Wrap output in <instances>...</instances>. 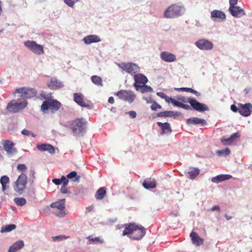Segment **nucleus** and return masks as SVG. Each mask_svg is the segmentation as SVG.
<instances>
[{"label":"nucleus","mask_w":252,"mask_h":252,"mask_svg":"<svg viewBox=\"0 0 252 252\" xmlns=\"http://www.w3.org/2000/svg\"><path fill=\"white\" fill-rule=\"evenodd\" d=\"M117 65L122 70L127 73L132 75L139 71V67L135 63H121L117 64Z\"/></svg>","instance_id":"nucleus-8"},{"label":"nucleus","mask_w":252,"mask_h":252,"mask_svg":"<svg viewBox=\"0 0 252 252\" xmlns=\"http://www.w3.org/2000/svg\"><path fill=\"white\" fill-rule=\"evenodd\" d=\"M177 117H183V114L181 112L178 111H170V117H173V118H176Z\"/></svg>","instance_id":"nucleus-40"},{"label":"nucleus","mask_w":252,"mask_h":252,"mask_svg":"<svg viewBox=\"0 0 252 252\" xmlns=\"http://www.w3.org/2000/svg\"><path fill=\"white\" fill-rule=\"evenodd\" d=\"M211 18L215 19L214 20L217 19L218 22L223 21L226 19V16L224 13L220 10H214L211 12Z\"/></svg>","instance_id":"nucleus-23"},{"label":"nucleus","mask_w":252,"mask_h":252,"mask_svg":"<svg viewBox=\"0 0 252 252\" xmlns=\"http://www.w3.org/2000/svg\"><path fill=\"white\" fill-rule=\"evenodd\" d=\"M157 124L162 129L161 134H170L172 132V130L169 123H162L161 122H158L157 123Z\"/></svg>","instance_id":"nucleus-30"},{"label":"nucleus","mask_w":252,"mask_h":252,"mask_svg":"<svg viewBox=\"0 0 252 252\" xmlns=\"http://www.w3.org/2000/svg\"><path fill=\"white\" fill-rule=\"evenodd\" d=\"M151 108L152 110L156 111L158 108H161V106L157 102L154 101L153 104L151 105Z\"/></svg>","instance_id":"nucleus-49"},{"label":"nucleus","mask_w":252,"mask_h":252,"mask_svg":"<svg viewBox=\"0 0 252 252\" xmlns=\"http://www.w3.org/2000/svg\"><path fill=\"white\" fill-rule=\"evenodd\" d=\"M143 186L146 189H155L157 186L156 181L154 178H147L144 181Z\"/></svg>","instance_id":"nucleus-28"},{"label":"nucleus","mask_w":252,"mask_h":252,"mask_svg":"<svg viewBox=\"0 0 252 252\" xmlns=\"http://www.w3.org/2000/svg\"><path fill=\"white\" fill-rule=\"evenodd\" d=\"M239 113L243 116H249L252 112V105L251 103H246L245 104L239 103Z\"/></svg>","instance_id":"nucleus-14"},{"label":"nucleus","mask_w":252,"mask_h":252,"mask_svg":"<svg viewBox=\"0 0 252 252\" xmlns=\"http://www.w3.org/2000/svg\"><path fill=\"white\" fill-rule=\"evenodd\" d=\"M157 95L159 96L161 98H164V99L165 98V97H166V96L167 95L165 94H164L163 92H158L157 93Z\"/></svg>","instance_id":"nucleus-58"},{"label":"nucleus","mask_w":252,"mask_h":252,"mask_svg":"<svg viewBox=\"0 0 252 252\" xmlns=\"http://www.w3.org/2000/svg\"><path fill=\"white\" fill-rule=\"evenodd\" d=\"M189 93H192L195 94L197 96H199L200 95V93L197 92L196 91L190 88Z\"/></svg>","instance_id":"nucleus-57"},{"label":"nucleus","mask_w":252,"mask_h":252,"mask_svg":"<svg viewBox=\"0 0 252 252\" xmlns=\"http://www.w3.org/2000/svg\"><path fill=\"white\" fill-rule=\"evenodd\" d=\"M238 0H229L230 6L235 5L238 2Z\"/></svg>","instance_id":"nucleus-62"},{"label":"nucleus","mask_w":252,"mask_h":252,"mask_svg":"<svg viewBox=\"0 0 252 252\" xmlns=\"http://www.w3.org/2000/svg\"><path fill=\"white\" fill-rule=\"evenodd\" d=\"M128 113L129 116L132 118H136V115H137L136 112L134 111H130L128 112Z\"/></svg>","instance_id":"nucleus-54"},{"label":"nucleus","mask_w":252,"mask_h":252,"mask_svg":"<svg viewBox=\"0 0 252 252\" xmlns=\"http://www.w3.org/2000/svg\"><path fill=\"white\" fill-rule=\"evenodd\" d=\"M157 116L159 117H170V111L159 112L157 114Z\"/></svg>","instance_id":"nucleus-45"},{"label":"nucleus","mask_w":252,"mask_h":252,"mask_svg":"<svg viewBox=\"0 0 252 252\" xmlns=\"http://www.w3.org/2000/svg\"><path fill=\"white\" fill-rule=\"evenodd\" d=\"M106 194V188L105 187H102L97 190L95 194V197L97 200H101L103 198Z\"/></svg>","instance_id":"nucleus-33"},{"label":"nucleus","mask_w":252,"mask_h":252,"mask_svg":"<svg viewBox=\"0 0 252 252\" xmlns=\"http://www.w3.org/2000/svg\"><path fill=\"white\" fill-rule=\"evenodd\" d=\"M16 226L15 224H11L7 225L5 226L2 227L1 232H10L16 228Z\"/></svg>","instance_id":"nucleus-37"},{"label":"nucleus","mask_w":252,"mask_h":252,"mask_svg":"<svg viewBox=\"0 0 252 252\" xmlns=\"http://www.w3.org/2000/svg\"><path fill=\"white\" fill-rule=\"evenodd\" d=\"M185 176L189 179H194L200 173V169L197 167H190L185 171Z\"/></svg>","instance_id":"nucleus-18"},{"label":"nucleus","mask_w":252,"mask_h":252,"mask_svg":"<svg viewBox=\"0 0 252 252\" xmlns=\"http://www.w3.org/2000/svg\"><path fill=\"white\" fill-rule=\"evenodd\" d=\"M87 122L83 118L76 119L68 125L74 135H83L86 131Z\"/></svg>","instance_id":"nucleus-1"},{"label":"nucleus","mask_w":252,"mask_h":252,"mask_svg":"<svg viewBox=\"0 0 252 252\" xmlns=\"http://www.w3.org/2000/svg\"><path fill=\"white\" fill-rule=\"evenodd\" d=\"M24 246L23 241L19 240L15 242L9 247L8 252H16L18 250L21 249Z\"/></svg>","instance_id":"nucleus-31"},{"label":"nucleus","mask_w":252,"mask_h":252,"mask_svg":"<svg viewBox=\"0 0 252 252\" xmlns=\"http://www.w3.org/2000/svg\"><path fill=\"white\" fill-rule=\"evenodd\" d=\"M211 210L212 211H217L218 212H220V207L218 205H216L214 207H213L211 209Z\"/></svg>","instance_id":"nucleus-60"},{"label":"nucleus","mask_w":252,"mask_h":252,"mask_svg":"<svg viewBox=\"0 0 252 252\" xmlns=\"http://www.w3.org/2000/svg\"><path fill=\"white\" fill-rule=\"evenodd\" d=\"M52 182L57 185H59L62 183L60 179H53Z\"/></svg>","instance_id":"nucleus-59"},{"label":"nucleus","mask_w":252,"mask_h":252,"mask_svg":"<svg viewBox=\"0 0 252 252\" xmlns=\"http://www.w3.org/2000/svg\"><path fill=\"white\" fill-rule=\"evenodd\" d=\"M116 95L121 99L132 103L135 98V95L131 91L121 90L118 91Z\"/></svg>","instance_id":"nucleus-10"},{"label":"nucleus","mask_w":252,"mask_h":252,"mask_svg":"<svg viewBox=\"0 0 252 252\" xmlns=\"http://www.w3.org/2000/svg\"><path fill=\"white\" fill-rule=\"evenodd\" d=\"M67 185L63 184V186L61 187L60 191L62 193H66L67 192V189L66 188V186Z\"/></svg>","instance_id":"nucleus-52"},{"label":"nucleus","mask_w":252,"mask_h":252,"mask_svg":"<svg viewBox=\"0 0 252 252\" xmlns=\"http://www.w3.org/2000/svg\"><path fill=\"white\" fill-rule=\"evenodd\" d=\"M136 224L133 223H130L129 224H126L125 225V228L123 232V235H130L131 236L133 235V231L135 230L136 228Z\"/></svg>","instance_id":"nucleus-27"},{"label":"nucleus","mask_w":252,"mask_h":252,"mask_svg":"<svg viewBox=\"0 0 252 252\" xmlns=\"http://www.w3.org/2000/svg\"><path fill=\"white\" fill-rule=\"evenodd\" d=\"M48 86L51 89H57L61 87V83L56 79H52L47 84Z\"/></svg>","instance_id":"nucleus-34"},{"label":"nucleus","mask_w":252,"mask_h":252,"mask_svg":"<svg viewBox=\"0 0 252 252\" xmlns=\"http://www.w3.org/2000/svg\"><path fill=\"white\" fill-rule=\"evenodd\" d=\"M175 89L178 91H184V92L189 93L190 88H176Z\"/></svg>","instance_id":"nucleus-53"},{"label":"nucleus","mask_w":252,"mask_h":252,"mask_svg":"<svg viewBox=\"0 0 252 252\" xmlns=\"http://www.w3.org/2000/svg\"><path fill=\"white\" fill-rule=\"evenodd\" d=\"M0 182L1 185H7L9 182V178L6 175L2 176L0 178Z\"/></svg>","instance_id":"nucleus-43"},{"label":"nucleus","mask_w":252,"mask_h":252,"mask_svg":"<svg viewBox=\"0 0 252 252\" xmlns=\"http://www.w3.org/2000/svg\"><path fill=\"white\" fill-rule=\"evenodd\" d=\"M17 169L20 171L25 172L27 169V167L24 164H19L17 166Z\"/></svg>","instance_id":"nucleus-48"},{"label":"nucleus","mask_w":252,"mask_h":252,"mask_svg":"<svg viewBox=\"0 0 252 252\" xmlns=\"http://www.w3.org/2000/svg\"><path fill=\"white\" fill-rule=\"evenodd\" d=\"M60 179L61 183L63 182V184L68 185L69 181L66 178V177L65 176H62L61 177V178Z\"/></svg>","instance_id":"nucleus-51"},{"label":"nucleus","mask_w":252,"mask_h":252,"mask_svg":"<svg viewBox=\"0 0 252 252\" xmlns=\"http://www.w3.org/2000/svg\"><path fill=\"white\" fill-rule=\"evenodd\" d=\"M13 94L14 95H15L16 94H21L19 96L21 98H24L27 100V99L35 96L37 92L34 88L21 87L16 89Z\"/></svg>","instance_id":"nucleus-7"},{"label":"nucleus","mask_w":252,"mask_h":252,"mask_svg":"<svg viewBox=\"0 0 252 252\" xmlns=\"http://www.w3.org/2000/svg\"><path fill=\"white\" fill-rule=\"evenodd\" d=\"M65 199H61L53 202L50 205L53 208V213L58 217H63L65 216Z\"/></svg>","instance_id":"nucleus-4"},{"label":"nucleus","mask_w":252,"mask_h":252,"mask_svg":"<svg viewBox=\"0 0 252 252\" xmlns=\"http://www.w3.org/2000/svg\"><path fill=\"white\" fill-rule=\"evenodd\" d=\"M231 178L232 176L230 175L220 174L212 178L211 179V181L213 183H219L220 182H221L222 181L229 180Z\"/></svg>","instance_id":"nucleus-32"},{"label":"nucleus","mask_w":252,"mask_h":252,"mask_svg":"<svg viewBox=\"0 0 252 252\" xmlns=\"http://www.w3.org/2000/svg\"><path fill=\"white\" fill-rule=\"evenodd\" d=\"M185 10L184 6L177 4H172L165 10L164 17L166 18L173 19L181 16Z\"/></svg>","instance_id":"nucleus-2"},{"label":"nucleus","mask_w":252,"mask_h":252,"mask_svg":"<svg viewBox=\"0 0 252 252\" xmlns=\"http://www.w3.org/2000/svg\"><path fill=\"white\" fill-rule=\"evenodd\" d=\"M28 183L27 176L22 173L18 177L13 185L14 190L19 194H23L26 188Z\"/></svg>","instance_id":"nucleus-5"},{"label":"nucleus","mask_w":252,"mask_h":252,"mask_svg":"<svg viewBox=\"0 0 252 252\" xmlns=\"http://www.w3.org/2000/svg\"><path fill=\"white\" fill-rule=\"evenodd\" d=\"M87 239L93 242L98 243H102L103 242V240L101 239L100 237L92 238L91 236H89L87 237Z\"/></svg>","instance_id":"nucleus-41"},{"label":"nucleus","mask_w":252,"mask_h":252,"mask_svg":"<svg viewBox=\"0 0 252 252\" xmlns=\"http://www.w3.org/2000/svg\"><path fill=\"white\" fill-rule=\"evenodd\" d=\"M35 173L34 171L33 170L31 169L30 175L32 176V177L33 179L32 182H33V180L35 178Z\"/></svg>","instance_id":"nucleus-63"},{"label":"nucleus","mask_w":252,"mask_h":252,"mask_svg":"<svg viewBox=\"0 0 252 252\" xmlns=\"http://www.w3.org/2000/svg\"><path fill=\"white\" fill-rule=\"evenodd\" d=\"M14 202L18 206H23L26 204V200L23 197H16L14 199Z\"/></svg>","instance_id":"nucleus-36"},{"label":"nucleus","mask_w":252,"mask_h":252,"mask_svg":"<svg viewBox=\"0 0 252 252\" xmlns=\"http://www.w3.org/2000/svg\"><path fill=\"white\" fill-rule=\"evenodd\" d=\"M231 110L234 112H239V107L237 108L235 104H232L230 106Z\"/></svg>","instance_id":"nucleus-55"},{"label":"nucleus","mask_w":252,"mask_h":252,"mask_svg":"<svg viewBox=\"0 0 252 252\" xmlns=\"http://www.w3.org/2000/svg\"><path fill=\"white\" fill-rule=\"evenodd\" d=\"M79 0H64V2L69 6L72 7L75 3Z\"/></svg>","instance_id":"nucleus-47"},{"label":"nucleus","mask_w":252,"mask_h":252,"mask_svg":"<svg viewBox=\"0 0 252 252\" xmlns=\"http://www.w3.org/2000/svg\"><path fill=\"white\" fill-rule=\"evenodd\" d=\"M188 101L191 105L190 107H192L195 110L204 111L208 110V107L206 105L199 102L194 98L189 97L188 98Z\"/></svg>","instance_id":"nucleus-15"},{"label":"nucleus","mask_w":252,"mask_h":252,"mask_svg":"<svg viewBox=\"0 0 252 252\" xmlns=\"http://www.w3.org/2000/svg\"><path fill=\"white\" fill-rule=\"evenodd\" d=\"M229 11L231 14L235 17H241L245 14L244 10L241 8L240 7L233 5L230 6L229 8Z\"/></svg>","instance_id":"nucleus-20"},{"label":"nucleus","mask_w":252,"mask_h":252,"mask_svg":"<svg viewBox=\"0 0 252 252\" xmlns=\"http://www.w3.org/2000/svg\"><path fill=\"white\" fill-rule=\"evenodd\" d=\"M187 123L189 125H199L201 126H205L207 124V122L204 119L197 117H192L188 119Z\"/></svg>","instance_id":"nucleus-25"},{"label":"nucleus","mask_w":252,"mask_h":252,"mask_svg":"<svg viewBox=\"0 0 252 252\" xmlns=\"http://www.w3.org/2000/svg\"><path fill=\"white\" fill-rule=\"evenodd\" d=\"M62 107V104L56 99H49L43 102L41 110L44 113L51 110L52 112L57 111Z\"/></svg>","instance_id":"nucleus-6"},{"label":"nucleus","mask_w":252,"mask_h":252,"mask_svg":"<svg viewBox=\"0 0 252 252\" xmlns=\"http://www.w3.org/2000/svg\"><path fill=\"white\" fill-rule=\"evenodd\" d=\"M40 95L42 99H45L46 100L50 99V98L51 97V94H47L45 92L43 91L41 92Z\"/></svg>","instance_id":"nucleus-44"},{"label":"nucleus","mask_w":252,"mask_h":252,"mask_svg":"<svg viewBox=\"0 0 252 252\" xmlns=\"http://www.w3.org/2000/svg\"><path fill=\"white\" fill-rule=\"evenodd\" d=\"M22 133L23 135H27L28 136H32L33 137H34L35 136V134L32 131L26 129H24L22 131Z\"/></svg>","instance_id":"nucleus-42"},{"label":"nucleus","mask_w":252,"mask_h":252,"mask_svg":"<svg viewBox=\"0 0 252 252\" xmlns=\"http://www.w3.org/2000/svg\"><path fill=\"white\" fill-rule=\"evenodd\" d=\"M37 149L42 152L47 151L50 154H55V149L53 146L48 144H42L37 145Z\"/></svg>","instance_id":"nucleus-24"},{"label":"nucleus","mask_w":252,"mask_h":252,"mask_svg":"<svg viewBox=\"0 0 252 252\" xmlns=\"http://www.w3.org/2000/svg\"><path fill=\"white\" fill-rule=\"evenodd\" d=\"M160 58L165 62L170 63L176 60L175 55L166 51L162 52L160 54Z\"/></svg>","instance_id":"nucleus-22"},{"label":"nucleus","mask_w":252,"mask_h":252,"mask_svg":"<svg viewBox=\"0 0 252 252\" xmlns=\"http://www.w3.org/2000/svg\"><path fill=\"white\" fill-rule=\"evenodd\" d=\"M141 87L140 88L142 89V93H146L151 92L152 91V89L151 87L146 86L145 85H142L141 86Z\"/></svg>","instance_id":"nucleus-46"},{"label":"nucleus","mask_w":252,"mask_h":252,"mask_svg":"<svg viewBox=\"0 0 252 252\" xmlns=\"http://www.w3.org/2000/svg\"><path fill=\"white\" fill-rule=\"evenodd\" d=\"M195 44L199 49L203 50H209L213 48V43L205 39H199Z\"/></svg>","instance_id":"nucleus-13"},{"label":"nucleus","mask_w":252,"mask_h":252,"mask_svg":"<svg viewBox=\"0 0 252 252\" xmlns=\"http://www.w3.org/2000/svg\"><path fill=\"white\" fill-rule=\"evenodd\" d=\"M230 150H229L228 148H225V150L218 151V153L219 155L223 154V155H228L230 154Z\"/></svg>","instance_id":"nucleus-50"},{"label":"nucleus","mask_w":252,"mask_h":252,"mask_svg":"<svg viewBox=\"0 0 252 252\" xmlns=\"http://www.w3.org/2000/svg\"><path fill=\"white\" fill-rule=\"evenodd\" d=\"M165 100L166 102H167L168 103H169V102L172 103V104L174 106H177L178 107L182 108H183L185 110H187L191 109V107H190V106H189L188 104H183L182 103H181L180 102L176 100L175 99H174L172 97H169L167 95H166V96L165 98Z\"/></svg>","instance_id":"nucleus-19"},{"label":"nucleus","mask_w":252,"mask_h":252,"mask_svg":"<svg viewBox=\"0 0 252 252\" xmlns=\"http://www.w3.org/2000/svg\"><path fill=\"white\" fill-rule=\"evenodd\" d=\"M63 238H66V237H65L64 235L57 236L53 237V239L54 241H56L57 240H62Z\"/></svg>","instance_id":"nucleus-56"},{"label":"nucleus","mask_w":252,"mask_h":252,"mask_svg":"<svg viewBox=\"0 0 252 252\" xmlns=\"http://www.w3.org/2000/svg\"><path fill=\"white\" fill-rule=\"evenodd\" d=\"M176 100L180 102L183 104L189 102L188 98H186L185 96L182 95H178L176 96Z\"/></svg>","instance_id":"nucleus-39"},{"label":"nucleus","mask_w":252,"mask_h":252,"mask_svg":"<svg viewBox=\"0 0 252 252\" xmlns=\"http://www.w3.org/2000/svg\"><path fill=\"white\" fill-rule=\"evenodd\" d=\"M66 177L69 179L75 178V180H74V181H78L80 179V176H77V172L75 171L71 172L70 173L67 175Z\"/></svg>","instance_id":"nucleus-38"},{"label":"nucleus","mask_w":252,"mask_h":252,"mask_svg":"<svg viewBox=\"0 0 252 252\" xmlns=\"http://www.w3.org/2000/svg\"><path fill=\"white\" fill-rule=\"evenodd\" d=\"M83 40L86 44H90L92 43L100 42L101 39L97 35L92 34L85 36L83 39Z\"/></svg>","instance_id":"nucleus-26"},{"label":"nucleus","mask_w":252,"mask_h":252,"mask_svg":"<svg viewBox=\"0 0 252 252\" xmlns=\"http://www.w3.org/2000/svg\"><path fill=\"white\" fill-rule=\"evenodd\" d=\"M135 83L134 86L137 91L139 90L141 85H145L148 82L147 78L143 74L138 73L134 76Z\"/></svg>","instance_id":"nucleus-12"},{"label":"nucleus","mask_w":252,"mask_h":252,"mask_svg":"<svg viewBox=\"0 0 252 252\" xmlns=\"http://www.w3.org/2000/svg\"><path fill=\"white\" fill-rule=\"evenodd\" d=\"M28 104L27 100L21 97L17 100H12L7 104L6 110L9 112L17 113L25 108Z\"/></svg>","instance_id":"nucleus-3"},{"label":"nucleus","mask_w":252,"mask_h":252,"mask_svg":"<svg viewBox=\"0 0 252 252\" xmlns=\"http://www.w3.org/2000/svg\"><path fill=\"white\" fill-rule=\"evenodd\" d=\"M2 144L8 155L11 156L17 153V150L14 147L15 144L9 140H3Z\"/></svg>","instance_id":"nucleus-11"},{"label":"nucleus","mask_w":252,"mask_h":252,"mask_svg":"<svg viewBox=\"0 0 252 252\" xmlns=\"http://www.w3.org/2000/svg\"><path fill=\"white\" fill-rule=\"evenodd\" d=\"M91 80L93 83L97 86H100L101 87L103 86L102 79L101 77L97 75H94L92 76Z\"/></svg>","instance_id":"nucleus-35"},{"label":"nucleus","mask_w":252,"mask_h":252,"mask_svg":"<svg viewBox=\"0 0 252 252\" xmlns=\"http://www.w3.org/2000/svg\"><path fill=\"white\" fill-rule=\"evenodd\" d=\"M73 100L79 105L82 107L89 108L90 105L88 103H86L84 100V96L81 93H74L73 94Z\"/></svg>","instance_id":"nucleus-17"},{"label":"nucleus","mask_w":252,"mask_h":252,"mask_svg":"<svg viewBox=\"0 0 252 252\" xmlns=\"http://www.w3.org/2000/svg\"><path fill=\"white\" fill-rule=\"evenodd\" d=\"M144 99L146 101L147 103H153L154 101H153L152 98L151 97H144Z\"/></svg>","instance_id":"nucleus-61"},{"label":"nucleus","mask_w":252,"mask_h":252,"mask_svg":"<svg viewBox=\"0 0 252 252\" xmlns=\"http://www.w3.org/2000/svg\"><path fill=\"white\" fill-rule=\"evenodd\" d=\"M239 137L240 134L236 132L232 134L230 137L227 138H225V136L222 137L221 139V142L224 145H231Z\"/></svg>","instance_id":"nucleus-21"},{"label":"nucleus","mask_w":252,"mask_h":252,"mask_svg":"<svg viewBox=\"0 0 252 252\" xmlns=\"http://www.w3.org/2000/svg\"><path fill=\"white\" fill-rule=\"evenodd\" d=\"M136 228L133 231V235L130 237L134 240H139L146 234V229L142 226L136 224Z\"/></svg>","instance_id":"nucleus-16"},{"label":"nucleus","mask_w":252,"mask_h":252,"mask_svg":"<svg viewBox=\"0 0 252 252\" xmlns=\"http://www.w3.org/2000/svg\"><path fill=\"white\" fill-rule=\"evenodd\" d=\"M190 237L191 239L192 243L197 246H200L203 244L204 242L203 239L201 238L197 233L195 232H191L190 234Z\"/></svg>","instance_id":"nucleus-29"},{"label":"nucleus","mask_w":252,"mask_h":252,"mask_svg":"<svg viewBox=\"0 0 252 252\" xmlns=\"http://www.w3.org/2000/svg\"><path fill=\"white\" fill-rule=\"evenodd\" d=\"M94 209V207L93 206H89L86 207V210L87 212H91Z\"/></svg>","instance_id":"nucleus-64"},{"label":"nucleus","mask_w":252,"mask_h":252,"mask_svg":"<svg viewBox=\"0 0 252 252\" xmlns=\"http://www.w3.org/2000/svg\"><path fill=\"white\" fill-rule=\"evenodd\" d=\"M25 46L35 54L40 55L44 53V47L34 41L27 40L24 42Z\"/></svg>","instance_id":"nucleus-9"}]
</instances>
